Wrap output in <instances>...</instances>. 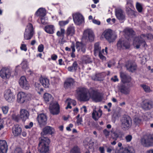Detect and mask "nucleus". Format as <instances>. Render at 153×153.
Wrapping results in <instances>:
<instances>
[{
  "mask_svg": "<svg viewBox=\"0 0 153 153\" xmlns=\"http://www.w3.org/2000/svg\"><path fill=\"white\" fill-rule=\"evenodd\" d=\"M14 153H23V152L20 148L17 147L15 149Z\"/></svg>",
  "mask_w": 153,
  "mask_h": 153,
  "instance_id": "13d9d810",
  "label": "nucleus"
},
{
  "mask_svg": "<svg viewBox=\"0 0 153 153\" xmlns=\"http://www.w3.org/2000/svg\"><path fill=\"white\" fill-rule=\"evenodd\" d=\"M34 33V29L32 24L30 23L28 24L24 33V39L29 40L33 37Z\"/></svg>",
  "mask_w": 153,
  "mask_h": 153,
  "instance_id": "423d86ee",
  "label": "nucleus"
},
{
  "mask_svg": "<svg viewBox=\"0 0 153 153\" xmlns=\"http://www.w3.org/2000/svg\"><path fill=\"white\" fill-rule=\"evenodd\" d=\"M35 15L37 16H39L40 19H39L38 21L40 20L42 24L45 25L46 24L45 16L46 15L45 12L43 9L39 8L36 12Z\"/></svg>",
  "mask_w": 153,
  "mask_h": 153,
  "instance_id": "9b49d317",
  "label": "nucleus"
},
{
  "mask_svg": "<svg viewBox=\"0 0 153 153\" xmlns=\"http://www.w3.org/2000/svg\"><path fill=\"white\" fill-rule=\"evenodd\" d=\"M75 33L74 27L72 26H70L68 27L66 33L67 37L70 36H72Z\"/></svg>",
  "mask_w": 153,
  "mask_h": 153,
  "instance_id": "f704fd0d",
  "label": "nucleus"
},
{
  "mask_svg": "<svg viewBox=\"0 0 153 153\" xmlns=\"http://www.w3.org/2000/svg\"><path fill=\"white\" fill-rule=\"evenodd\" d=\"M19 84L22 88L25 89H29V85L25 76H23L21 77L19 81Z\"/></svg>",
  "mask_w": 153,
  "mask_h": 153,
  "instance_id": "aec40b11",
  "label": "nucleus"
},
{
  "mask_svg": "<svg viewBox=\"0 0 153 153\" xmlns=\"http://www.w3.org/2000/svg\"><path fill=\"white\" fill-rule=\"evenodd\" d=\"M83 38L85 39H88L90 42H92L94 40V35L93 32L89 30H85L83 33Z\"/></svg>",
  "mask_w": 153,
  "mask_h": 153,
  "instance_id": "f3484780",
  "label": "nucleus"
},
{
  "mask_svg": "<svg viewBox=\"0 0 153 153\" xmlns=\"http://www.w3.org/2000/svg\"><path fill=\"white\" fill-rule=\"evenodd\" d=\"M103 133L105 137L106 138H107L110 135V132L108 131L107 129H105L103 130Z\"/></svg>",
  "mask_w": 153,
  "mask_h": 153,
  "instance_id": "864d4df0",
  "label": "nucleus"
},
{
  "mask_svg": "<svg viewBox=\"0 0 153 153\" xmlns=\"http://www.w3.org/2000/svg\"><path fill=\"white\" fill-rule=\"evenodd\" d=\"M44 30L47 33L52 34L54 33V27L53 25H48L44 27Z\"/></svg>",
  "mask_w": 153,
  "mask_h": 153,
  "instance_id": "c9c22d12",
  "label": "nucleus"
},
{
  "mask_svg": "<svg viewBox=\"0 0 153 153\" xmlns=\"http://www.w3.org/2000/svg\"><path fill=\"white\" fill-rule=\"evenodd\" d=\"M141 105L144 110H149L153 107V102L149 99H146L142 102Z\"/></svg>",
  "mask_w": 153,
  "mask_h": 153,
  "instance_id": "ddd939ff",
  "label": "nucleus"
},
{
  "mask_svg": "<svg viewBox=\"0 0 153 153\" xmlns=\"http://www.w3.org/2000/svg\"><path fill=\"white\" fill-rule=\"evenodd\" d=\"M83 59V61L86 64L89 63L91 62V59L88 56H84Z\"/></svg>",
  "mask_w": 153,
  "mask_h": 153,
  "instance_id": "3c124183",
  "label": "nucleus"
},
{
  "mask_svg": "<svg viewBox=\"0 0 153 153\" xmlns=\"http://www.w3.org/2000/svg\"><path fill=\"white\" fill-rule=\"evenodd\" d=\"M111 138L114 140H117L118 138H121L123 135V133L120 131L111 132Z\"/></svg>",
  "mask_w": 153,
  "mask_h": 153,
  "instance_id": "c85d7f7f",
  "label": "nucleus"
},
{
  "mask_svg": "<svg viewBox=\"0 0 153 153\" xmlns=\"http://www.w3.org/2000/svg\"><path fill=\"white\" fill-rule=\"evenodd\" d=\"M116 46L117 50L121 51L129 49L130 48V44L128 41L121 38L120 39L117 41Z\"/></svg>",
  "mask_w": 153,
  "mask_h": 153,
  "instance_id": "39448f33",
  "label": "nucleus"
},
{
  "mask_svg": "<svg viewBox=\"0 0 153 153\" xmlns=\"http://www.w3.org/2000/svg\"><path fill=\"white\" fill-rule=\"evenodd\" d=\"M123 11L121 9L116 10L115 11V15L117 19L122 20L125 18V16L123 14Z\"/></svg>",
  "mask_w": 153,
  "mask_h": 153,
  "instance_id": "473e14b6",
  "label": "nucleus"
},
{
  "mask_svg": "<svg viewBox=\"0 0 153 153\" xmlns=\"http://www.w3.org/2000/svg\"><path fill=\"white\" fill-rule=\"evenodd\" d=\"M33 126V123L32 122H30L29 125H25V128L26 129H30Z\"/></svg>",
  "mask_w": 153,
  "mask_h": 153,
  "instance_id": "bf43d9fd",
  "label": "nucleus"
},
{
  "mask_svg": "<svg viewBox=\"0 0 153 153\" xmlns=\"http://www.w3.org/2000/svg\"><path fill=\"white\" fill-rule=\"evenodd\" d=\"M12 132L15 136H18L21 135L22 129L18 125H15L12 128Z\"/></svg>",
  "mask_w": 153,
  "mask_h": 153,
  "instance_id": "b1692460",
  "label": "nucleus"
},
{
  "mask_svg": "<svg viewBox=\"0 0 153 153\" xmlns=\"http://www.w3.org/2000/svg\"><path fill=\"white\" fill-rule=\"evenodd\" d=\"M20 48L21 50L24 51H26L27 50V46L25 44H21Z\"/></svg>",
  "mask_w": 153,
  "mask_h": 153,
  "instance_id": "6e6d98bb",
  "label": "nucleus"
},
{
  "mask_svg": "<svg viewBox=\"0 0 153 153\" xmlns=\"http://www.w3.org/2000/svg\"><path fill=\"white\" fill-rule=\"evenodd\" d=\"M77 97L81 101H88L90 99L89 93L90 92L86 88L79 87L76 91Z\"/></svg>",
  "mask_w": 153,
  "mask_h": 153,
  "instance_id": "f03ea898",
  "label": "nucleus"
},
{
  "mask_svg": "<svg viewBox=\"0 0 153 153\" xmlns=\"http://www.w3.org/2000/svg\"><path fill=\"white\" fill-rule=\"evenodd\" d=\"M1 109L3 114H6L9 110V107L7 106H3L1 107Z\"/></svg>",
  "mask_w": 153,
  "mask_h": 153,
  "instance_id": "603ef678",
  "label": "nucleus"
},
{
  "mask_svg": "<svg viewBox=\"0 0 153 153\" xmlns=\"http://www.w3.org/2000/svg\"><path fill=\"white\" fill-rule=\"evenodd\" d=\"M94 80L98 81H101L102 80L101 74L100 73L97 74L95 75Z\"/></svg>",
  "mask_w": 153,
  "mask_h": 153,
  "instance_id": "8fccbe9b",
  "label": "nucleus"
},
{
  "mask_svg": "<svg viewBox=\"0 0 153 153\" xmlns=\"http://www.w3.org/2000/svg\"><path fill=\"white\" fill-rule=\"evenodd\" d=\"M132 138V137L131 135H128L125 137V139L127 142H130L131 141Z\"/></svg>",
  "mask_w": 153,
  "mask_h": 153,
  "instance_id": "4d7b16f0",
  "label": "nucleus"
},
{
  "mask_svg": "<svg viewBox=\"0 0 153 153\" xmlns=\"http://www.w3.org/2000/svg\"><path fill=\"white\" fill-rule=\"evenodd\" d=\"M140 37H143L144 38L146 37L148 39H151L153 38V36L152 34L150 33H147L146 34H141Z\"/></svg>",
  "mask_w": 153,
  "mask_h": 153,
  "instance_id": "49530a36",
  "label": "nucleus"
},
{
  "mask_svg": "<svg viewBox=\"0 0 153 153\" xmlns=\"http://www.w3.org/2000/svg\"><path fill=\"white\" fill-rule=\"evenodd\" d=\"M126 67L127 69L131 72H134L137 69V65L133 61L128 60L126 63Z\"/></svg>",
  "mask_w": 153,
  "mask_h": 153,
  "instance_id": "4468645a",
  "label": "nucleus"
},
{
  "mask_svg": "<svg viewBox=\"0 0 153 153\" xmlns=\"http://www.w3.org/2000/svg\"><path fill=\"white\" fill-rule=\"evenodd\" d=\"M69 22V20H67L66 21H61L59 22V25L60 26L61 28L67 25Z\"/></svg>",
  "mask_w": 153,
  "mask_h": 153,
  "instance_id": "a18cd8bd",
  "label": "nucleus"
},
{
  "mask_svg": "<svg viewBox=\"0 0 153 153\" xmlns=\"http://www.w3.org/2000/svg\"><path fill=\"white\" fill-rule=\"evenodd\" d=\"M99 150L100 153H105L104 148L103 146H100L99 148Z\"/></svg>",
  "mask_w": 153,
  "mask_h": 153,
  "instance_id": "0e129e2a",
  "label": "nucleus"
},
{
  "mask_svg": "<svg viewBox=\"0 0 153 153\" xmlns=\"http://www.w3.org/2000/svg\"><path fill=\"white\" fill-rule=\"evenodd\" d=\"M29 115L28 112L25 109H21L20 111V116L23 122H25L27 119H28Z\"/></svg>",
  "mask_w": 153,
  "mask_h": 153,
  "instance_id": "a878e982",
  "label": "nucleus"
},
{
  "mask_svg": "<svg viewBox=\"0 0 153 153\" xmlns=\"http://www.w3.org/2000/svg\"><path fill=\"white\" fill-rule=\"evenodd\" d=\"M111 80H113L114 82H117L119 81V79L117 76H115L113 78H112Z\"/></svg>",
  "mask_w": 153,
  "mask_h": 153,
  "instance_id": "69168bd1",
  "label": "nucleus"
},
{
  "mask_svg": "<svg viewBox=\"0 0 153 153\" xmlns=\"http://www.w3.org/2000/svg\"><path fill=\"white\" fill-rule=\"evenodd\" d=\"M40 82L42 85L45 88L49 87L50 85L49 79L45 77H41L39 78Z\"/></svg>",
  "mask_w": 153,
  "mask_h": 153,
  "instance_id": "c756f323",
  "label": "nucleus"
},
{
  "mask_svg": "<svg viewBox=\"0 0 153 153\" xmlns=\"http://www.w3.org/2000/svg\"><path fill=\"white\" fill-rule=\"evenodd\" d=\"M102 114V111L100 109L98 111L94 109L92 113V117L95 121L98 120Z\"/></svg>",
  "mask_w": 153,
  "mask_h": 153,
  "instance_id": "cd10ccee",
  "label": "nucleus"
},
{
  "mask_svg": "<svg viewBox=\"0 0 153 153\" xmlns=\"http://www.w3.org/2000/svg\"><path fill=\"white\" fill-rule=\"evenodd\" d=\"M90 97L96 102H99L102 100V94L97 90H93L89 93Z\"/></svg>",
  "mask_w": 153,
  "mask_h": 153,
  "instance_id": "6e6552de",
  "label": "nucleus"
},
{
  "mask_svg": "<svg viewBox=\"0 0 153 153\" xmlns=\"http://www.w3.org/2000/svg\"><path fill=\"white\" fill-rule=\"evenodd\" d=\"M75 47L78 52L81 51L84 53L85 52V45L81 42H76V43Z\"/></svg>",
  "mask_w": 153,
  "mask_h": 153,
  "instance_id": "bb28decb",
  "label": "nucleus"
},
{
  "mask_svg": "<svg viewBox=\"0 0 153 153\" xmlns=\"http://www.w3.org/2000/svg\"><path fill=\"white\" fill-rule=\"evenodd\" d=\"M70 153H80V149L78 146H75L71 149Z\"/></svg>",
  "mask_w": 153,
  "mask_h": 153,
  "instance_id": "37998d69",
  "label": "nucleus"
},
{
  "mask_svg": "<svg viewBox=\"0 0 153 153\" xmlns=\"http://www.w3.org/2000/svg\"><path fill=\"white\" fill-rule=\"evenodd\" d=\"M142 119L139 117H135L134 119V122L136 125L138 126L139 125L141 122Z\"/></svg>",
  "mask_w": 153,
  "mask_h": 153,
  "instance_id": "de8ad7c7",
  "label": "nucleus"
},
{
  "mask_svg": "<svg viewBox=\"0 0 153 153\" xmlns=\"http://www.w3.org/2000/svg\"><path fill=\"white\" fill-rule=\"evenodd\" d=\"M125 32V34L128 36V39L134 37L135 34V32L131 28L126 29Z\"/></svg>",
  "mask_w": 153,
  "mask_h": 153,
  "instance_id": "72a5a7b5",
  "label": "nucleus"
},
{
  "mask_svg": "<svg viewBox=\"0 0 153 153\" xmlns=\"http://www.w3.org/2000/svg\"><path fill=\"white\" fill-rule=\"evenodd\" d=\"M57 58V56L56 55L54 54L51 56V58L53 60H56Z\"/></svg>",
  "mask_w": 153,
  "mask_h": 153,
  "instance_id": "338daca9",
  "label": "nucleus"
},
{
  "mask_svg": "<svg viewBox=\"0 0 153 153\" xmlns=\"http://www.w3.org/2000/svg\"><path fill=\"white\" fill-rule=\"evenodd\" d=\"M136 8L138 12H142L143 10V7L141 5L140 3L138 2H137L136 3Z\"/></svg>",
  "mask_w": 153,
  "mask_h": 153,
  "instance_id": "09e8293b",
  "label": "nucleus"
},
{
  "mask_svg": "<svg viewBox=\"0 0 153 153\" xmlns=\"http://www.w3.org/2000/svg\"><path fill=\"white\" fill-rule=\"evenodd\" d=\"M55 130L54 128L50 126H47L44 127L42 129L41 133V137H45L47 135H51L52 136L54 134Z\"/></svg>",
  "mask_w": 153,
  "mask_h": 153,
  "instance_id": "9d476101",
  "label": "nucleus"
},
{
  "mask_svg": "<svg viewBox=\"0 0 153 153\" xmlns=\"http://www.w3.org/2000/svg\"><path fill=\"white\" fill-rule=\"evenodd\" d=\"M60 108L58 104H53L50 108L51 113L54 115L58 114L59 112Z\"/></svg>",
  "mask_w": 153,
  "mask_h": 153,
  "instance_id": "393cba45",
  "label": "nucleus"
},
{
  "mask_svg": "<svg viewBox=\"0 0 153 153\" xmlns=\"http://www.w3.org/2000/svg\"><path fill=\"white\" fill-rule=\"evenodd\" d=\"M143 37L138 36L136 39V42L137 44L136 45V48L137 49H138L140 48L141 45H142L144 47H146L147 46V44L145 40L143 39Z\"/></svg>",
  "mask_w": 153,
  "mask_h": 153,
  "instance_id": "412c9836",
  "label": "nucleus"
},
{
  "mask_svg": "<svg viewBox=\"0 0 153 153\" xmlns=\"http://www.w3.org/2000/svg\"><path fill=\"white\" fill-rule=\"evenodd\" d=\"M92 22L94 24L98 25H100V22L97 19H93L92 20Z\"/></svg>",
  "mask_w": 153,
  "mask_h": 153,
  "instance_id": "680f3d73",
  "label": "nucleus"
},
{
  "mask_svg": "<svg viewBox=\"0 0 153 153\" xmlns=\"http://www.w3.org/2000/svg\"><path fill=\"white\" fill-rule=\"evenodd\" d=\"M28 100L27 95L23 92L19 93L17 94V101L20 103H24Z\"/></svg>",
  "mask_w": 153,
  "mask_h": 153,
  "instance_id": "6ab92c4d",
  "label": "nucleus"
},
{
  "mask_svg": "<svg viewBox=\"0 0 153 153\" xmlns=\"http://www.w3.org/2000/svg\"><path fill=\"white\" fill-rule=\"evenodd\" d=\"M80 115L78 114L76 117V118L77 120L76 121V123L78 126H79L82 124V119L81 117H80Z\"/></svg>",
  "mask_w": 153,
  "mask_h": 153,
  "instance_id": "c03bdc74",
  "label": "nucleus"
},
{
  "mask_svg": "<svg viewBox=\"0 0 153 153\" xmlns=\"http://www.w3.org/2000/svg\"><path fill=\"white\" fill-rule=\"evenodd\" d=\"M37 120L39 125L41 126L45 125L47 123V116L43 113L39 114L38 115Z\"/></svg>",
  "mask_w": 153,
  "mask_h": 153,
  "instance_id": "a211bd4d",
  "label": "nucleus"
},
{
  "mask_svg": "<svg viewBox=\"0 0 153 153\" xmlns=\"http://www.w3.org/2000/svg\"><path fill=\"white\" fill-rule=\"evenodd\" d=\"M4 97L5 100L9 102L13 101L15 99V95L10 89H8L5 91Z\"/></svg>",
  "mask_w": 153,
  "mask_h": 153,
  "instance_id": "2eb2a0df",
  "label": "nucleus"
},
{
  "mask_svg": "<svg viewBox=\"0 0 153 153\" xmlns=\"http://www.w3.org/2000/svg\"><path fill=\"white\" fill-rule=\"evenodd\" d=\"M43 97L45 102L47 103H48L49 102H51L53 99L52 95L48 93L44 94Z\"/></svg>",
  "mask_w": 153,
  "mask_h": 153,
  "instance_id": "e433bc0d",
  "label": "nucleus"
},
{
  "mask_svg": "<svg viewBox=\"0 0 153 153\" xmlns=\"http://www.w3.org/2000/svg\"><path fill=\"white\" fill-rule=\"evenodd\" d=\"M121 81L123 83H129L131 81V77L123 73L120 74Z\"/></svg>",
  "mask_w": 153,
  "mask_h": 153,
  "instance_id": "2f4dec72",
  "label": "nucleus"
},
{
  "mask_svg": "<svg viewBox=\"0 0 153 153\" xmlns=\"http://www.w3.org/2000/svg\"><path fill=\"white\" fill-rule=\"evenodd\" d=\"M104 37L109 43L114 42L117 38V36L113 33V30L110 29L105 30L103 33Z\"/></svg>",
  "mask_w": 153,
  "mask_h": 153,
  "instance_id": "0eeeda50",
  "label": "nucleus"
},
{
  "mask_svg": "<svg viewBox=\"0 0 153 153\" xmlns=\"http://www.w3.org/2000/svg\"><path fill=\"white\" fill-rule=\"evenodd\" d=\"M44 49V45L41 44L39 45L38 47V51L40 52H42L43 51Z\"/></svg>",
  "mask_w": 153,
  "mask_h": 153,
  "instance_id": "5fc2aeb1",
  "label": "nucleus"
},
{
  "mask_svg": "<svg viewBox=\"0 0 153 153\" xmlns=\"http://www.w3.org/2000/svg\"><path fill=\"white\" fill-rule=\"evenodd\" d=\"M11 74L10 69L7 67L2 68L0 71V76L3 79H7L9 78Z\"/></svg>",
  "mask_w": 153,
  "mask_h": 153,
  "instance_id": "f8f14e48",
  "label": "nucleus"
},
{
  "mask_svg": "<svg viewBox=\"0 0 153 153\" xmlns=\"http://www.w3.org/2000/svg\"><path fill=\"white\" fill-rule=\"evenodd\" d=\"M99 56L100 59L102 60L105 59L106 57L104 56L101 51L99 52Z\"/></svg>",
  "mask_w": 153,
  "mask_h": 153,
  "instance_id": "052dcab7",
  "label": "nucleus"
},
{
  "mask_svg": "<svg viewBox=\"0 0 153 153\" xmlns=\"http://www.w3.org/2000/svg\"><path fill=\"white\" fill-rule=\"evenodd\" d=\"M65 33V29L62 28H61L60 31H58L56 33V35L58 37H62V40L64 37Z\"/></svg>",
  "mask_w": 153,
  "mask_h": 153,
  "instance_id": "ea45409f",
  "label": "nucleus"
},
{
  "mask_svg": "<svg viewBox=\"0 0 153 153\" xmlns=\"http://www.w3.org/2000/svg\"><path fill=\"white\" fill-rule=\"evenodd\" d=\"M141 144L146 147L153 146V134H147L144 135L141 139Z\"/></svg>",
  "mask_w": 153,
  "mask_h": 153,
  "instance_id": "20e7f679",
  "label": "nucleus"
},
{
  "mask_svg": "<svg viewBox=\"0 0 153 153\" xmlns=\"http://www.w3.org/2000/svg\"><path fill=\"white\" fill-rule=\"evenodd\" d=\"M120 92L125 95H127L129 93L130 90L129 88L125 85H121L119 87Z\"/></svg>",
  "mask_w": 153,
  "mask_h": 153,
  "instance_id": "7c9ffc66",
  "label": "nucleus"
},
{
  "mask_svg": "<svg viewBox=\"0 0 153 153\" xmlns=\"http://www.w3.org/2000/svg\"><path fill=\"white\" fill-rule=\"evenodd\" d=\"M73 19L75 24L81 25L84 21V18L82 15L79 13H76L73 16Z\"/></svg>",
  "mask_w": 153,
  "mask_h": 153,
  "instance_id": "dca6fc26",
  "label": "nucleus"
},
{
  "mask_svg": "<svg viewBox=\"0 0 153 153\" xmlns=\"http://www.w3.org/2000/svg\"><path fill=\"white\" fill-rule=\"evenodd\" d=\"M75 44L74 43H73L72 44V45L71 46V48L72 49V52L74 53L75 52Z\"/></svg>",
  "mask_w": 153,
  "mask_h": 153,
  "instance_id": "e2e57ef3",
  "label": "nucleus"
},
{
  "mask_svg": "<svg viewBox=\"0 0 153 153\" xmlns=\"http://www.w3.org/2000/svg\"><path fill=\"white\" fill-rule=\"evenodd\" d=\"M101 47L100 46L99 42L96 43L94 45V54L101 51Z\"/></svg>",
  "mask_w": 153,
  "mask_h": 153,
  "instance_id": "58836bf2",
  "label": "nucleus"
},
{
  "mask_svg": "<svg viewBox=\"0 0 153 153\" xmlns=\"http://www.w3.org/2000/svg\"><path fill=\"white\" fill-rule=\"evenodd\" d=\"M121 127L123 130H128L131 127L132 121L128 115H124L120 120Z\"/></svg>",
  "mask_w": 153,
  "mask_h": 153,
  "instance_id": "7ed1b4c3",
  "label": "nucleus"
},
{
  "mask_svg": "<svg viewBox=\"0 0 153 153\" xmlns=\"http://www.w3.org/2000/svg\"><path fill=\"white\" fill-rule=\"evenodd\" d=\"M12 119L13 120L17 122H19L21 119L20 115H16L15 114H13L12 115Z\"/></svg>",
  "mask_w": 153,
  "mask_h": 153,
  "instance_id": "79ce46f5",
  "label": "nucleus"
},
{
  "mask_svg": "<svg viewBox=\"0 0 153 153\" xmlns=\"http://www.w3.org/2000/svg\"><path fill=\"white\" fill-rule=\"evenodd\" d=\"M2 120L0 119V130L4 128Z\"/></svg>",
  "mask_w": 153,
  "mask_h": 153,
  "instance_id": "774afa93",
  "label": "nucleus"
},
{
  "mask_svg": "<svg viewBox=\"0 0 153 153\" xmlns=\"http://www.w3.org/2000/svg\"><path fill=\"white\" fill-rule=\"evenodd\" d=\"M78 64L76 61H74L72 66L69 67L68 69L69 71H71L74 70L75 71H76L77 69Z\"/></svg>",
  "mask_w": 153,
  "mask_h": 153,
  "instance_id": "4c0bfd02",
  "label": "nucleus"
},
{
  "mask_svg": "<svg viewBox=\"0 0 153 153\" xmlns=\"http://www.w3.org/2000/svg\"><path fill=\"white\" fill-rule=\"evenodd\" d=\"M134 151L132 148L123 146L119 149L116 150L115 153H133Z\"/></svg>",
  "mask_w": 153,
  "mask_h": 153,
  "instance_id": "4be33fe9",
  "label": "nucleus"
},
{
  "mask_svg": "<svg viewBox=\"0 0 153 153\" xmlns=\"http://www.w3.org/2000/svg\"><path fill=\"white\" fill-rule=\"evenodd\" d=\"M38 149L40 153H49L51 140L48 137H41L39 139Z\"/></svg>",
  "mask_w": 153,
  "mask_h": 153,
  "instance_id": "f257e3e1",
  "label": "nucleus"
},
{
  "mask_svg": "<svg viewBox=\"0 0 153 153\" xmlns=\"http://www.w3.org/2000/svg\"><path fill=\"white\" fill-rule=\"evenodd\" d=\"M140 86L142 87L144 91L146 93H150L152 92L150 87L145 84H141Z\"/></svg>",
  "mask_w": 153,
  "mask_h": 153,
  "instance_id": "a19ab883",
  "label": "nucleus"
},
{
  "mask_svg": "<svg viewBox=\"0 0 153 153\" xmlns=\"http://www.w3.org/2000/svg\"><path fill=\"white\" fill-rule=\"evenodd\" d=\"M8 146L5 140H0V153H7Z\"/></svg>",
  "mask_w": 153,
  "mask_h": 153,
  "instance_id": "5701e85b",
  "label": "nucleus"
},
{
  "mask_svg": "<svg viewBox=\"0 0 153 153\" xmlns=\"http://www.w3.org/2000/svg\"><path fill=\"white\" fill-rule=\"evenodd\" d=\"M75 84L74 79L71 77H68L64 82V87L66 90H71L74 88Z\"/></svg>",
  "mask_w": 153,
  "mask_h": 153,
  "instance_id": "1a4fd4ad",
  "label": "nucleus"
}]
</instances>
